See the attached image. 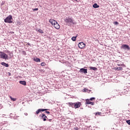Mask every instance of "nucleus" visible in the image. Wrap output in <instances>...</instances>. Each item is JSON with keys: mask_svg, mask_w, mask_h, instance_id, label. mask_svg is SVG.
<instances>
[{"mask_svg": "<svg viewBox=\"0 0 130 130\" xmlns=\"http://www.w3.org/2000/svg\"><path fill=\"white\" fill-rule=\"evenodd\" d=\"M0 58H2V59L8 60L9 59V55L3 51H0Z\"/></svg>", "mask_w": 130, "mask_h": 130, "instance_id": "nucleus-1", "label": "nucleus"}, {"mask_svg": "<svg viewBox=\"0 0 130 130\" xmlns=\"http://www.w3.org/2000/svg\"><path fill=\"white\" fill-rule=\"evenodd\" d=\"M79 73H83V74H87L88 73V70L84 68H81L79 70Z\"/></svg>", "mask_w": 130, "mask_h": 130, "instance_id": "nucleus-7", "label": "nucleus"}, {"mask_svg": "<svg viewBox=\"0 0 130 130\" xmlns=\"http://www.w3.org/2000/svg\"><path fill=\"white\" fill-rule=\"evenodd\" d=\"M49 22L50 23V24H51V25H52V26H54V24L56 23L57 21L53 19H50L49 20Z\"/></svg>", "mask_w": 130, "mask_h": 130, "instance_id": "nucleus-8", "label": "nucleus"}, {"mask_svg": "<svg viewBox=\"0 0 130 130\" xmlns=\"http://www.w3.org/2000/svg\"><path fill=\"white\" fill-rule=\"evenodd\" d=\"M67 105H68L70 107H74L75 106V103H67Z\"/></svg>", "mask_w": 130, "mask_h": 130, "instance_id": "nucleus-13", "label": "nucleus"}, {"mask_svg": "<svg viewBox=\"0 0 130 130\" xmlns=\"http://www.w3.org/2000/svg\"><path fill=\"white\" fill-rule=\"evenodd\" d=\"M24 114L25 115H28V114L27 113H25Z\"/></svg>", "mask_w": 130, "mask_h": 130, "instance_id": "nucleus-37", "label": "nucleus"}, {"mask_svg": "<svg viewBox=\"0 0 130 130\" xmlns=\"http://www.w3.org/2000/svg\"><path fill=\"white\" fill-rule=\"evenodd\" d=\"M19 83L21 84V85H23V86H26V81H20Z\"/></svg>", "mask_w": 130, "mask_h": 130, "instance_id": "nucleus-15", "label": "nucleus"}, {"mask_svg": "<svg viewBox=\"0 0 130 130\" xmlns=\"http://www.w3.org/2000/svg\"><path fill=\"white\" fill-rule=\"evenodd\" d=\"M87 92H88V93H90V92L92 93V90H88Z\"/></svg>", "mask_w": 130, "mask_h": 130, "instance_id": "nucleus-33", "label": "nucleus"}, {"mask_svg": "<svg viewBox=\"0 0 130 130\" xmlns=\"http://www.w3.org/2000/svg\"><path fill=\"white\" fill-rule=\"evenodd\" d=\"M77 37H78L77 36H76V37H73L72 38V40L73 41H76V40H77Z\"/></svg>", "mask_w": 130, "mask_h": 130, "instance_id": "nucleus-18", "label": "nucleus"}, {"mask_svg": "<svg viewBox=\"0 0 130 130\" xmlns=\"http://www.w3.org/2000/svg\"><path fill=\"white\" fill-rule=\"evenodd\" d=\"M41 66V67H45V66H46V63H45V62H42Z\"/></svg>", "mask_w": 130, "mask_h": 130, "instance_id": "nucleus-21", "label": "nucleus"}, {"mask_svg": "<svg viewBox=\"0 0 130 130\" xmlns=\"http://www.w3.org/2000/svg\"><path fill=\"white\" fill-rule=\"evenodd\" d=\"M117 66H118V67H123V66H124V64H118Z\"/></svg>", "mask_w": 130, "mask_h": 130, "instance_id": "nucleus-25", "label": "nucleus"}, {"mask_svg": "<svg viewBox=\"0 0 130 130\" xmlns=\"http://www.w3.org/2000/svg\"><path fill=\"white\" fill-rule=\"evenodd\" d=\"M102 113L101 112H98L95 113V115H101Z\"/></svg>", "mask_w": 130, "mask_h": 130, "instance_id": "nucleus-23", "label": "nucleus"}, {"mask_svg": "<svg viewBox=\"0 0 130 130\" xmlns=\"http://www.w3.org/2000/svg\"><path fill=\"white\" fill-rule=\"evenodd\" d=\"M90 70H92L93 71H97V68L96 67H89Z\"/></svg>", "mask_w": 130, "mask_h": 130, "instance_id": "nucleus-17", "label": "nucleus"}, {"mask_svg": "<svg viewBox=\"0 0 130 130\" xmlns=\"http://www.w3.org/2000/svg\"><path fill=\"white\" fill-rule=\"evenodd\" d=\"M81 105H82V104H81V103L79 102L74 103V107L75 109L80 108Z\"/></svg>", "mask_w": 130, "mask_h": 130, "instance_id": "nucleus-3", "label": "nucleus"}, {"mask_svg": "<svg viewBox=\"0 0 130 130\" xmlns=\"http://www.w3.org/2000/svg\"><path fill=\"white\" fill-rule=\"evenodd\" d=\"M89 101H92V100H95V98H91L90 99H89Z\"/></svg>", "mask_w": 130, "mask_h": 130, "instance_id": "nucleus-26", "label": "nucleus"}, {"mask_svg": "<svg viewBox=\"0 0 130 130\" xmlns=\"http://www.w3.org/2000/svg\"><path fill=\"white\" fill-rule=\"evenodd\" d=\"M32 11H38V8L34 9Z\"/></svg>", "mask_w": 130, "mask_h": 130, "instance_id": "nucleus-32", "label": "nucleus"}, {"mask_svg": "<svg viewBox=\"0 0 130 130\" xmlns=\"http://www.w3.org/2000/svg\"><path fill=\"white\" fill-rule=\"evenodd\" d=\"M121 48H122L123 49H127L128 50H129L130 48L129 46L127 45H122Z\"/></svg>", "mask_w": 130, "mask_h": 130, "instance_id": "nucleus-9", "label": "nucleus"}, {"mask_svg": "<svg viewBox=\"0 0 130 130\" xmlns=\"http://www.w3.org/2000/svg\"><path fill=\"white\" fill-rule=\"evenodd\" d=\"M66 23H73V19L70 17H68L64 20Z\"/></svg>", "mask_w": 130, "mask_h": 130, "instance_id": "nucleus-5", "label": "nucleus"}, {"mask_svg": "<svg viewBox=\"0 0 130 130\" xmlns=\"http://www.w3.org/2000/svg\"><path fill=\"white\" fill-rule=\"evenodd\" d=\"M84 92H88V89H87V88H84Z\"/></svg>", "mask_w": 130, "mask_h": 130, "instance_id": "nucleus-31", "label": "nucleus"}, {"mask_svg": "<svg viewBox=\"0 0 130 130\" xmlns=\"http://www.w3.org/2000/svg\"><path fill=\"white\" fill-rule=\"evenodd\" d=\"M45 113H47V114H49L50 113V112L48 111H45Z\"/></svg>", "mask_w": 130, "mask_h": 130, "instance_id": "nucleus-30", "label": "nucleus"}, {"mask_svg": "<svg viewBox=\"0 0 130 130\" xmlns=\"http://www.w3.org/2000/svg\"><path fill=\"white\" fill-rule=\"evenodd\" d=\"M7 52H8V53H10V51H9V50H8V51H7Z\"/></svg>", "mask_w": 130, "mask_h": 130, "instance_id": "nucleus-36", "label": "nucleus"}, {"mask_svg": "<svg viewBox=\"0 0 130 130\" xmlns=\"http://www.w3.org/2000/svg\"><path fill=\"white\" fill-rule=\"evenodd\" d=\"M115 70H118V71H121L122 70V67L115 68Z\"/></svg>", "mask_w": 130, "mask_h": 130, "instance_id": "nucleus-19", "label": "nucleus"}, {"mask_svg": "<svg viewBox=\"0 0 130 130\" xmlns=\"http://www.w3.org/2000/svg\"><path fill=\"white\" fill-rule=\"evenodd\" d=\"M35 61H37V62L40 61V59L39 58H36V59H35Z\"/></svg>", "mask_w": 130, "mask_h": 130, "instance_id": "nucleus-22", "label": "nucleus"}, {"mask_svg": "<svg viewBox=\"0 0 130 130\" xmlns=\"http://www.w3.org/2000/svg\"><path fill=\"white\" fill-rule=\"evenodd\" d=\"M8 76H11V73L8 72Z\"/></svg>", "mask_w": 130, "mask_h": 130, "instance_id": "nucleus-35", "label": "nucleus"}, {"mask_svg": "<svg viewBox=\"0 0 130 130\" xmlns=\"http://www.w3.org/2000/svg\"><path fill=\"white\" fill-rule=\"evenodd\" d=\"M41 117L43 118L44 121H46V118H47V116L45 115V114H42Z\"/></svg>", "mask_w": 130, "mask_h": 130, "instance_id": "nucleus-12", "label": "nucleus"}, {"mask_svg": "<svg viewBox=\"0 0 130 130\" xmlns=\"http://www.w3.org/2000/svg\"><path fill=\"white\" fill-rule=\"evenodd\" d=\"M86 101V104H90V105H94V102H90V100L86 99L85 100Z\"/></svg>", "mask_w": 130, "mask_h": 130, "instance_id": "nucleus-11", "label": "nucleus"}, {"mask_svg": "<svg viewBox=\"0 0 130 130\" xmlns=\"http://www.w3.org/2000/svg\"><path fill=\"white\" fill-rule=\"evenodd\" d=\"M10 98L11 100H12V101H16L17 100V99L14 98L12 97L11 96H10Z\"/></svg>", "mask_w": 130, "mask_h": 130, "instance_id": "nucleus-20", "label": "nucleus"}, {"mask_svg": "<svg viewBox=\"0 0 130 130\" xmlns=\"http://www.w3.org/2000/svg\"><path fill=\"white\" fill-rule=\"evenodd\" d=\"M75 2H78V0H74Z\"/></svg>", "mask_w": 130, "mask_h": 130, "instance_id": "nucleus-38", "label": "nucleus"}, {"mask_svg": "<svg viewBox=\"0 0 130 130\" xmlns=\"http://www.w3.org/2000/svg\"><path fill=\"white\" fill-rule=\"evenodd\" d=\"M85 46H86V44H85V43L83 42H81L78 44V47L79 48L83 49L84 47H85Z\"/></svg>", "mask_w": 130, "mask_h": 130, "instance_id": "nucleus-6", "label": "nucleus"}, {"mask_svg": "<svg viewBox=\"0 0 130 130\" xmlns=\"http://www.w3.org/2000/svg\"><path fill=\"white\" fill-rule=\"evenodd\" d=\"M92 7L94 9H97V8H99L100 6L96 3H95L92 5Z\"/></svg>", "mask_w": 130, "mask_h": 130, "instance_id": "nucleus-16", "label": "nucleus"}, {"mask_svg": "<svg viewBox=\"0 0 130 130\" xmlns=\"http://www.w3.org/2000/svg\"><path fill=\"white\" fill-rule=\"evenodd\" d=\"M2 66H4V67H6V68H9V64L6 63V62H1Z\"/></svg>", "mask_w": 130, "mask_h": 130, "instance_id": "nucleus-14", "label": "nucleus"}, {"mask_svg": "<svg viewBox=\"0 0 130 130\" xmlns=\"http://www.w3.org/2000/svg\"><path fill=\"white\" fill-rule=\"evenodd\" d=\"M12 20H13V16L12 15H9L5 19L4 22H5V23L11 24L13 23Z\"/></svg>", "mask_w": 130, "mask_h": 130, "instance_id": "nucleus-2", "label": "nucleus"}, {"mask_svg": "<svg viewBox=\"0 0 130 130\" xmlns=\"http://www.w3.org/2000/svg\"><path fill=\"white\" fill-rule=\"evenodd\" d=\"M126 122H127L129 124V125H130V120H126Z\"/></svg>", "mask_w": 130, "mask_h": 130, "instance_id": "nucleus-27", "label": "nucleus"}, {"mask_svg": "<svg viewBox=\"0 0 130 130\" xmlns=\"http://www.w3.org/2000/svg\"><path fill=\"white\" fill-rule=\"evenodd\" d=\"M23 54H26V52L25 51H22Z\"/></svg>", "mask_w": 130, "mask_h": 130, "instance_id": "nucleus-34", "label": "nucleus"}, {"mask_svg": "<svg viewBox=\"0 0 130 130\" xmlns=\"http://www.w3.org/2000/svg\"><path fill=\"white\" fill-rule=\"evenodd\" d=\"M79 128L78 127H74V130H78Z\"/></svg>", "mask_w": 130, "mask_h": 130, "instance_id": "nucleus-28", "label": "nucleus"}, {"mask_svg": "<svg viewBox=\"0 0 130 130\" xmlns=\"http://www.w3.org/2000/svg\"><path fill=\"white\" fill-rule=\"evenodd\" d=\"M46 110H48V109H38L36 112V114H37V115H38V114H40V112H41V111L43 112V111H46Z\"/></svg>", "mask_w": 130, "mask_h": 130, "instance_id": "nucleus-4", "label": "nucleus"}, {"mask_svg": "<svg viewBox=\"0 0 130 130\" xmlns=\"http://www.w3.org/2000/svg\"><path fill=\"white\" fill-rule=\"evenodd\" d=\"M114 25H118V22L117 21L114 22Z\"/></svg>", "mask_w": 130, "mask_h": 130, "instance_id": "nucleus-29", "label": "nucleus"}, {"mask_svg": "<svg viewBox=\"0 0 130 130\" xmlns=\"http://www.w3.org/2000/svg\"><path fill=\"white\" fill-rule=\"evenodd\" d=\"M38 32H39L40 33H41L42 34H43V33H44L43 30H42V29H39L38 30Z\"/></svg>", "mask_w": 130, "mask_h": 130, "instance_id": "nucleus-24", "label": "nucleus"}, {"mask_svg": "<svg viewBox=\"0 0 130 130\" xmlns=\"http://www.w3.org/2000/svg\"><path fill=\"white\" fill-rule=\"evenodd\" d=\"M53 27H54V28L57 29H59V28H60V26L59 25V24H58V23H57V22H56V23L54 24Z\"/></svg>", "mask_w": 130, "mask_h": 130, "instance_id": "nucleus-10", "label": "nucleus"}, {"mask_svg": "<svg viewBox=\"0 0 130 130\" xmlns=\"http://www.w3.org/2000/svg\"><path fill=\"white\" fill-rule=\"evenodd\" d=\"M49 121H50L51 120V119H49Z\"/></svg>", "mask_w": 130, "mask_h": 130, "instance_id": "nucleus-39", "label": "nucleus"}]
</instances>
